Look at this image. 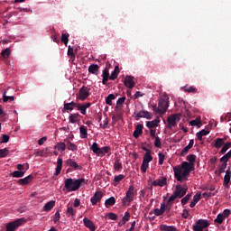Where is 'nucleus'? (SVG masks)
Returning a JSON list of instances; mask_svg holds the SVG:
<instances>
[{"label": "nucleus", "mask_w": 231, "mask_h": 231, "mask_svg": "<svg viewBox=\"0 0 231 231\" xmlns=\"http://www.w3.org/2000/svg\"><path fill=\"white\" fill-rule=\"evenodd\" d=\"M186 160L189 162H183L180 166L173 167L174 177L177 181H183L187 180L190 175V172L194 171V163H196V155L189 154L186 157Z\"/></svg>", "instance_id": "f257e3e1"}, {"label": "nucleus", "mask_w": 231, "mask_h": 231, "mask_svg": "<svg viewBox=\"0 0 231 231\" xmlns=\"http://www.w3.org/2000/svg\"><path fill=\"white\" fill-rule=\"evenodd\" d=\"M86 180L84 179H66L64 181V189H67V192H75L80 189L82 184L86 185Z\"/></svg>", "instance_id": "f03ea898"}, {"label": "nucleus", "mask_w": 231, "mask_h": 231, "mask_svg": "<svg viewBox=\"0 0 231 231\" xmlns=\"http://www.w3.org/2000/svg\"><path fill=\"white\" fill-rule=\"evenodd\" d=\"M134 201V186L131 185L125 192V196L122 199L121 203L124 207H129Z\"/></svg>", "instance_id": "7ed1b4c3"}, {"label": "nucleus", "mask_w": 231, "mask_h": 231, "mask_svg": "<svg viewBox=\"0 0 231 231\" xmlns=\"http://www.w3.org/2000/svg\"><path fill=\"white\" fill-rule=\"evenodd\" d=\"M158 107L157 113H159V115L167 113V109H169V97L164 96L159 99Z\"/></svg>", "instance_id": "20e7f679"}, {"label": "nucleus", "mask_w": 231, "mask_h": 231, "mask_svg": "<svg viewBox=\"0 0 231 231\" xmlns=\"http://www.w3.org/2000/svg\"><path fill=\"white\" fill-rule=\"evenodd\" d=\"M23 223H26V219L24 218H18L16 220L11 221L6 224L5 228L6 231H16Z\"/></svg>", "instance_id": "39448f33"}, {"label": "nucleus", "mask_w": 231, "mask_h": 231, "mask_svg": "<svg viewBox=\"0 0 231 231\" xmlns=\"http://www.w3.org/2000/svg\"><path fill=\"white\" fill-rule=\"evenodd\" d=\"M181 120V114H174L167 118V127L168 129H172V127H176L178 125V122Z\"/></svg>", "instance_id": "423d86ee"}, {"label": "nucleus", "mask_w": 231, "mask_h": 231, "mask_svg": "<svg viewBox=\"0 0 231 231\" xmlns=\"http://www.w3.org/2000/svg\"><path fill=\"white\" fill-rule=\"evenodd\" d=\"M210 224L208 223V220L205 219H199L196 222V225L193 226V230L194 231H202L205 230V228H208Z\"/></svg>", "instance_id": "0eeeda50"}, {"label": "nucleus", "mask_w": 231, "mask_h": 231, "mask_svg": "<svg viewBox=\"0 0 231 231\" xmlns=\"http://www.w3.org/2000/svg\"><path fill=\"white\" fill-rule=\"evenodd\" d=\"M188 190H189V188L187 187V185L182 186L181 184H178L175 187L174 193L177 195V198H179V199H181V198H183V196L187 194Z\"/></svg>", "instance_id": "6e6552de"}, {"label": "nucleus", "mask_w": 231, "mask_h": 231, "mask_svg": "<svg viewBox=\"0 0 231 231\" xmlns=\"http://www.w3.org/2000/svg\"><path fill=\"white\" fill-rule=\"evenodd\" d=\"M89 91L90 89L88 88V87L83 86L81 88H79L77 99L84 102V100H86L89 97Z\"/></svg>", "instance_id": "1a4fd4ad"}, {"label": "nucleus", "mask_w": 231, "mask_h": 231, "mask_svg": "<svg viewBox=\"0 0 231 231\" xmlns=\"http://www.w3.org/2000/svg\"><path fill=\"white\" fill-rule=\"evenodd\" d=\"M140 118H146V120H152V113L145 110H140L135 116V120H140Z\"/></svg>", "instance_id": "9d476101"}, {"label": "nucleus", "mask_w": 231, "mask_h": 231, "mask_svg": "<svg viewBox=\"0 0 231 231\" xmlns=\"http://www.w3.org/2000/svg\"><path fill=\"white\" fill-rule=\"evenodd\" d=\"M124 84L125 88H128V89H133L134 86H136V83H134V77L133 76H126L125 78Z\"/></svg>", "instance_id": "9b49d317"}, {"label": "nucleus", "mask_w": 231, "mask_h": 231, "mask_svg": "<svg viewBox=\"0 0 231 231\" xmlns=\"http://www.w3.org/2000/svg\"><path fill=\"white\" fill-rule=\"evenodd\" d=\"M102 198H104V193H102V191H96V193L91 197L90 201L92 205H97V203H100V201H102Z\"/></svg>", "instance_id": "f8f14e48"}, {"label": "nucleus", "mask_w": 231, "mask_h": 231, "mask_svg": "<svg viewBox=\"0 0 231 231\" xmlns=\"http://www.w3.org/2000/svg\"><path fill=\"white\" fill-rule=\"evenodd\" d=\"M152 185H153V187H165V185H167V177L153 180Z\"/></svg>", "instance_id": "ddd939ff"}, {"label": "nucleus", "mask_w": 231, "mask_h": 231, "mask_svg": "<svg viewBox=\"0 0 231 231\" xmlns=\"http://www.w3.org/2000/svg\"><path fill=\"white\" fill-rule=\"evenodd\" d=\"M66 165H69V167H72V169H75V171L79 170V171H82V167H80V165H79L77 163V162H75V160L73 159H68L65 162Z\"/></svg>", "instance_id": "4468645a"}, {"label": "nucleus", "mask_w": 231, "mask_h": 231, "mask_svg": "<svg viewBox=\"0 0 231 231\" xmlns=\"http://www.w3.org/2000/svg\"><path fill=\"white\" fill-rule=\"evenodd\" d=\"M33 180V176L32 175H29L23 179H20L18 180L17 183L19 185H28L29 183H32V181Z\"/></svg>", "instance_id": "2eb2a0df"}, {"label": "nucleus", "mask_w": 231, "mask_h": 231, "mask_svg": "<svg viewBox=\"0 0 231 231\" xmlns=\"http://www.w3.org/2000/svg\"><path fill=\"white\" fill-rule=\"evenodd\" d=\"M84 225L87 228H89L90 231H95L97 228L95 227V223L89 220L88 217L83 219Z\"/></svg>", "instance_id": "dca6fc26"}, {"label": "nucleus", "mask_w": 231, "mask_h": 231, "mask_svg": "<svg viewBox=\"0 0 231 231\" xmlns=\"http://www.w3.org/2000/svg\"><path fill=\"white\" fill-rule=\"evenodd\" d=\"M143 133V125L139 124L136 125L135 130L134 131V137L140 138V135Z\"/></svg>", "instance_id": "f3484780"}, {"label": "nucleus", "mask_w": 231, "mask_h": 231, "mask_svg": "<svg viewBox=\"0 0 231 231\" xmlns=\"http://www.w3.org/2000/svg\"><path fill=\"white\" fill-rule=\"evenodd\" d=\"M201 199V191L197 192L193 197V201L190 202L189 207L190 208H194L196 204Z\"/></svg>", "instance_id": "a211bd4d"}, {"label": "nucleus", "mask_w": 231, "mask_h": 231, "mask_svg": "<svg viewBox=\"0 0 231 231\" xmlns=\"http://www.w3.org/2000/svg\"><path fill=\"white\" fill-rule=\"evenodd\" d=\"M158 124H160V118H156L152 121H148L146 123V127H148V129H155L154 127H158Z\"/></svg>", "instance_id": "6ab92c4d"}, {"label": "nucleus", "mask_w": 231, "mask_h": 231, "mask_svg": "<svg viewBox=\"0 0 231 231\" xmlns=\"http://www.w3.org/2000/svg\"><path fill=\"white\" fill-rule=\"evenodd\" d=\"M53 207H55V200H51L44 205L42 210L43 212H50Z\"/></svg>", "instance_id": "aec40b11"}, {"label": "nucleus", "mask_w": 231, "mask_h": 231, "mask_svg": "<svg viewBox=\"0 0 231 231\" xmlns=\"http://www.w3.org/2000/svg\"><path fill=\"white\" fill-rule=\"evenodd\" d=\"M100 67L97 64H92L88 67V72L92 73V75H98V71Z\"/></svg>", "instance_id": "412c9836"}, {"label": "nucleus", "mask_w": 231, "mask_h": 231, "mask_svg": "<svg viewBox=\"0 0 231 231\" xmlns=\"http://www.w3.org/2000/svg\"><path fill=\"white\" fill-rule=\"evenodd\" d=\"M103 79H102V84L104 86H106V84H107V81L109 80V69H105L103 70V74H102Z\"/></svg>", "instance_id": "4be33fe9"}, {"label": "nucleus", "mask_w": 231, "mask_h": 231, "mask_svg": "<svg viewBox=\"0 0 231 231\" xmlns=\"http://www.w3.org/2000/svg\"><path fill=\"white\" fill-rule=\"evenodd\" d=\"M62 158H58L57 161V167H56V171L54 173V176H59L60 174V171H62Z\"/></svg>", "instance_id": "5701e85b"}, {"label": "nucleus", "mask_w": 231, "mask_h": 231, "mask_svg": "<svg viewBox=\"0 0 231 231\" xmlns=\"http://www.w3.org/2000/svg\"><path fill=\"white\" fill-rule=\"evenodd\" d=\"M223 145H225V139L217 138L215 140L213 147H215V149H221V147H223Z\"/></svg>", "instance_id": "b1692460"}, {"label": "nucleus", "mask_w": 231, "mask_h": 231, "mask_svg": "<svg viewBox=\"0 0 231 231\" xmlns=\"http://www.w3.org/2000/svg\"><path fill=\"white\" fill-rule=\"evenodd\" d=\"M161 231H178V228L174 226H167V225H161L160 226Z\"/></svg>", "instance_id": "393cba45"}, {"label": "nucleus", "mask_w": 231, "mask_h": 231, "mask_svg": "<svg viewBox=\"0 0 231 231\" xmlns=\"http://www.w3.org/2000/svg\"><path fill=\"white\" fill-rule=\"evenodd\" d=\"M90 151H92L97 156H100L101 148L98 147L97 143H93L92 146L90 147Z\"/></svg>", "instance_id": "a878e982"}, {"label": "nucleus", "mask_w": 231, "mask_h": 231, "mask_svg": "<svg viewBox=\"0 0 231 231\" xmlns=\"http://www.w3.org/2000/svg\"><path fill=\"white\" fill-rule=\"evenodd\" d=\"M208 133H210V132L203 129L200 132H198L196 136H197L198 140H199V142H201V141H203V136H207V134H208Z\"/></svg>", "instance_id": "bb28decb"}, {"label": "nucleus", "mask_w": 231, "mask_h": 231, "mask_svg": "<svg viewBox=\"0 0 231 231\" xmlns=\"http://www.w3.org/2000/svg\"><path fill=\"white\" fill-rule=\"evenodd\" d=\"M77 107V103L75 102H70V103H64V109L67 111H73Z\"/></svg>", "instance_id": "cd10ccee"}, {"label": "nucleus", "mask_w": 231, "mask_h": 231, "mask_svg": "<svg viewBox=\"0 0 231 231\" xmlns=\"http://www.w3.org/2000/svg\"><path fill=\"white\" fill-rule=\"evenodd\" d=\"M115 203H116V199H115V197H110L105 201V206L106 207V208H109V207H113Z\"/></svg>", "instance_id": "c85d7f7f"}, {"label": "nucleus", "mask_w": 231, "mask_h": 231, "mask_svg": "<svg viewBox=\"0 0 231 231\" xmlns=\"http://www.w3.org/2000/svg\"><path fill=\"white\" fill-rule=\"evenodd\" d=\"M80 138H88V127L81 125L79 127Z\"/></svg>", "instance_id": "c756f323"}, {"label": "nucleus", "mask_w": 231, "mask_h": 231, "mask_svg": "<svg viewBox=\"0 0 231 231\" xmlns=\"http://www.w3.org/2000/svg\"><path fill=\"white\" fill-rule=\"evenodd\" d=\"M68 57H69L70 60H75V49L71 46L68 48Z\"/></svg>", "instance_id": "7c9ffc66"}, {"label": "nucleus", "mask_w": 231, "mask_h": 231, "mask_svg": "<svg viewBox=\"0 0 231 231\" xmlns=\"http://www.w3.org/2000/svg\"><path fill=\"white\" fill-rule=\"evenodd\" d=\"M26 171H14L11 173L12 178H23Z\"/></svg>", "instance_id": "2f4dec72"}, {"label": "nucleus", "mask_w": 231, "mask_h": 231, "mask_svg": "<svg viewBox=\"0 0 231 231\" xmlns=\"http://www.w3.org/2000/svg\"><path fill=\"white\" fill-rule=\"evenodd\" d=\"M116 98V96H115L114 94L108 95L106 98V104H107V106H113V100H115Z\"/></svg>", "instance_id": "473e14b6"}, {"label": "nucleus", "mask_w": 231, "mask_h": 231, "mask_svg": "<svg viewBox=\"0 0 231 231\" xmlns=\"http://www.w3.org/2000/svg\"><path fill=\"white\" fill-rule=\"evenodd\" d=\"M229 183H230V171L227 170L224 177V187H228Z\"/></svg>", "instance_id": "72a5a7b5"}, {"label": "nucleus", "mask_w": 231, "mask_h": 231, "mask_svg": "<svg viewBox=\"0 0 231 231\" xmlns=\"http://www.w3.org/2000/svg\"><path fill=\"white\" fill-rule=\"evenodd\" d=\"M152 160V155H151V150H148L147 152H145L143 162H146L147 163H151V161Z\"/></svg>", "instance_id": "f704fd0d"}, {"label": "nucleus", "mask_w": 231, "mask_h": 231, "mask_svg": "<svg viewBox=\"0 0 231 231\" xmlns=\"http://www.w3.org/2000/svg\"><path fill=\"white\" fill-rule=\"evenodd\" d=\"M61 42H64L65 46H68V42H69V33L62 32Z\"/></svg>", "instance_id": "c9c22d12"}, {"label": "nucleus", "mask_w": 231, "mask_h": 231, "mask_svg": "<svg viewBox=\"0 0 231 231\" xmlns=\"http://www.w3.org/2000/svg\"><path fill=\"white\" fill-rule=\"evenodd\" d=\"M14 102L15 100V97L14 96H6V91L3 92V102Z\"/></svg>", "instance_id": "e433bc0d"}, {"label": "nucleus", "mask_w": 231, "mask_h": 231, "mask_svg": "<svg viewBox=\"0 0 231 231\" xmlns=\"http://www.w3.org/2000/svg\"><path fill=\"white\" fill-rule=\"evenodd\" d=\"M79 116H80V115L79 114H71L69 116V120L71 124H77V121L79 120Z\"/></svg>", "instance_id": "4c0bfd02"}, {"label": "nucleus", "mask_w": 231, "mask_h": 231, "mask_svg": "<svg viewBox=\"0 0 231 231\" xmlns=\"http://www.w3.org/2000/svg\"><path fill=\"white\" fill-rule=\"evenodd\" d=\"M54 149H57L58 151H61L62 152H64V151H66V143H58L55 146Z\"/></svg>", "instance_id": "58836bf2"}, {"label": "nucleus", "mask_w": 231, "mask_h": 231, "mask_svg": "<svg viewBox=\"0 0 231 231\" xmlns=\"http://www.w3.org/2000/svg\"><path fill=\"white\" fill-rule=\"evenodd\" d=\"M231 147V143L227 142V143H224V145L220 151V154H225V152H226L228 151V149H230Z\"/></svg>", "instance_id": "ea45409f"}, {"label": "nucleus", "mask_w": 231, "mask_h": 231, "mask_svg": "<svg viewBox=\"0 0 231 231\" xmlns=\"http://www.w3.org/2000/svg\"><path fill=\"white\" fill-rule=\"evenodd\" d=\"M67 149H68L69 151H73V152H75V151H77V150L79 149V147H78L75 143H73L68 141V143H67Z\"/></svg>", "instance_id": "a19ab883"}, {"label": "nucleus", "mask_w": 231, "mask_h": 231, "mask_svg": "<svg viewBox=\"0 0 231 231\" xmlns=\"http://www.w3.org/2000/svg\"><path fill=\"white\" fill-rule=\"evenodd\" d=\"M183 89L186 93H198V88L194 87H184Z\"/></svg>", "instance_id": "79ce46f5"}, {"label": "nucleus", "mask_w": 231, "mask_h": 231, "mask_svg": "<svg viewBox=\"0 0 231 231\" xmlns=\"http://www.w3.org/2000/svg\"><path fill=\"white\" fill-rule=\"evenodd\" d=\"M124 178H125V176L119 174L117 176H115L114 178V185L115 187H116V183H120V181H122V180H124Z\"/></svg>", "instance_id": "37998d69"}, {"label": "nucleus", "mask_w": 231, "mask_h": 231, "mask_svg": "<svg viewBox=\"0 0 231 231\" xmlns=\"http://www.w3.org/2000/svg\"><path fill=\"white\" fill-rule=\"evenodd\" d=\"M109 151H111V147H109V146L102 147L100 152H99V156L107 154V152H109Z\"/></svg>", "instance_id": "c03bdc74"}, {"label": "nucleus", "mask_w": 231, "mask_h": 231, "mask_svg": "<svg viewBox=\"0 0 231 231\" xmlns=\"http://www.w3.org/2000/svg\"><path fill=\"white\" fill-rule=\"evenodd\" d=\"M147 169H149V162H146L145 161H143V163L141 165L142 172H143V173L147 172Z\"/></svg>", "instance_id": "a18cd8bd"}, {"label": "nucleus", "mask_w": 231, "mask_h": 231, "mask_svg": "<svg viewBox=\"0 0 231 231\" xmlns=\"http://www.w3.org/2000/svg\"><path fill=\"white\" fill-rule=\"evenodd\" d=\"M192 197V194H187L184 198L181 199V205H187L189 203V199Z\"/></svg>", "instance_id": "49530a36"}, {"label": "nucleus", "mask_w": 231, "mask_h": 231, "mask_svg": "<svg viewBox=\"0 0 231 231\" xmlns=\"http://www.w3.org/2000/svg\"><path fill=\"white\" fill-rule=\"evenodd\" d=\"M199 124L201 125V117H197L196 119L191 120V121L189 122V125H192V126H194V125H199Z\"/></svg>", "instance_id": "de8ad7c7"}, {"label": "nucleus", "mask_w": 231, "mask_h": 231, "mask_svg": "<svg viewBox=\"0 0 231 231\" xmlns=\"http://www.w3.org/2000/svg\"><path fill=\"white\" fill-rule=\"evenodd\" d=\"M130 217H131V214L128 211H126L125 213V216L123 217L122 225H125L126 221H129Z\"/></svg>", "instance_id": "09e8293b"}, {"label": "nucleus", "mask_w": 231, "mask_h": 231, "mask_svg": "<svg viewBox=\"0 0 231 231\" xmlns=\"http://www.w3.org/2000/svg\"><path fill=\"white\" fill-rule=\"evenodd\" d=\"M225 221V217L223 214H218L217 218L215 219V223H218V225H221Z\"/></svg>", "instance_id": "8fccbe9b"}, {"label": "nucleus", "mask_w": 231, "mask_h": 231, "mask_svg": "<svg viewBox=\"0 0 231 231\" xmlns=\"http://www.w3.org/2000/svg\"><path fill=\"white\" fill-rule=\"evenodd\" d=\"M10 53H11V51H10L9 48H7V49H5V50H4V51H2L1 55H2V57H3L4 59H8V57H10Z\"/></svg>", "instance_id": "3c124183"}, {"label": "nucleus", "mask_w": 231, "mask_h": 231, "mask_svg": "<svg viewBox=\"0 0 231 231\" xmlns=\"http://www.w3.org/2000/svg\"><path fill=\"white\" fill-rule=\"evenodd\" d=\"M8 149L5 148V149H0V158H6V156H8Z\"/></svg>", "instance_id": "603ef678"}, {"label": "nucleus", "mask_w": 231, "mask_h": 231, "mask_svg": "<svg viewBox=\"0 0 231 231\" xmlns=\"http://www.w3.org/2000/svg\"><path fill=\"white\" fill-rule=\"evenodd\" d=\"M77 107H78V111H80L81 115H86V111L88 109L86 106H84L83 105L79 104L77 106Z\"/></svg>", "instance_id": "864d4df0"}, {"label": "nucleus", "mask_w": 231, "mask_h": 231, "mask_svg": "<svg viewBox=\"0 0 231 231\" xmlns=\"http://www.w3.org/2000/svg\"><path fill=\"white\" fill-rule=\"evenodd\" d=\"M154 145L158 149H162V139L159 136L155 137Z\"/></svg>", "instance_id": "5fc2aeb1"}, {"label": "nucleus", "mask_w": 231, "mask_h": 231, "mask_svg": "<svg viewBox=\"0 0 231 231\" xmlns=\"http://www.w3.org/2000/svg\"><path fill=\"white\" fill-rule=\"evenodd\" d=\"M67 216L69 217V216H71L73 217V216H75V210L73 209V207H69L67 208V212H66Z\"/></svg>", "instance_id": "6e6d98bb"}, {"label": "nucleus", "mask_w": 231, "mask_h": 231, "mask_svg": "<svg viewBox=\"0 0 231 231\" xmlns=\"http://www.w3.org/2000/svg\"><path fill=\"white\" fill-rule=\"evenodd\" d=\"M158 157H159V165H163V162L165 160V154H163L162 152H159Z\"/></svg>", "instance_id": "4d7b16f0"}, {"label": "nucleus", "mask_w": 231, "mask_h": 231, "mask_svg": "<svg viewBox=\"0 0 231 231\" xmlns=\"http://www.w3.org/2000/svg\"><path fill=\"white\" fill-rule=\"evenodd\" d=\"M149 214H150V216L152 214H155V216H163V213L162 212V210L160 208H154L153 212L151 211Z\"/></svg>", "instance_id": "13d9d810"}, {"label": "nucleus", "mask_w": 231, "mask_h": 231, "mask_svg": "<svg viewBox=\"0 0 231 231\" xmlns=\"http://www.w3.org/2000/svg\"><path fill=\"white\" fill-rule=\"evenodd\" d=\"M114 168L116 171H121L122 169V162H120V161H116L115 164H114Z\"/></svg>", "instance_id": "bf43d9fd"}, {"label": "nucleus", "mask_w": 231, "mask_h": 231, "mask_svg": "<svg viewBox=\"0 0 231 231\" xmlns=\"http://www.w3.org/2000/svg\"><path fill=\"white\" fill-rule=\"evenodd\" d=\"M189 151H190V148H189V146L187 145L186 147H184L181 150L180 156H186L188 154Z\"/></svg>", "instance_id": "052dcab7"}, {"label": "nucleus", "mask_w": 231, "mask_h": 231, "mask_svg": "<svg viewBox=\"0 0 231 231\" xmlns=\"http://www.w3.org/2000/svg\"><path fill=\"white\" fill-rule=\"evenodd\" d=\"M53 221L54 223H59V221H60V212L59 210L56 211Z\"/></svg>", "instance_id": "680f3d73"}, {"label": "nucleus", "mask_w": 231, "mask_h": 231, "mask_svg": "<svg viewBox=\"0 0 231 231\" xmlns=\"http://www.w3.org/2000/svg\"><path fill=\"white\" fill-rule=\"evenodd\" d=\"M125 102V97H120L117 102H116V109L119 106H123V104Z\"/></svg>", "instance_id": "e2e57ef3"}, {"label": "nucleus", "mask_w": 231, "mask_h": 231, "mask_svg": "<svg viewBox=\"0 0 231 231\" xmlns=\"http://www.w3.org/2000/svg\"><path fill=\"white\" fill-rule=\"evenodd\" d=\"M108 219H112V221H116L118 219V216L115 213H108Z\"/></svg>", "instance_id": "0e129e2a"}, {"label": "nucleus", "mask_w": 231, "mask_h": 231, "mask_svg": "<svg viewBox=\"0 0 231 231\" xmlns=\"http://www.w3.org/2000/svg\"><path fill=\"white\" fill-rule=\"evenodd\" d=\"M9 140H10V135L2 134V143H8Z\"/></svg>", "instance_id": "69168bd1"}, {"label": "nucleus", "mask_w": 231, "mask_h": 231, "mask_svg": "<svg viewBox=\"0 0 231 231\" xmlns=\"http://www.w3.org/2000/svg\"><path fill=\"white\" fill-rule=\"evenodd\" d=\"M116 79H118V74H117V72H114V70H113L110 77H109V79L110 80H116Z\"/></svg>", "instance_id": "338daca9"}, {"label": "nucleus", "mask_w": 231, "mask_h": 231, "mask_svg": "<svg viewBox=\"0 0 231 231\" xmlns=\"http://www.w3.org/2000/svg\"><path fill=\"white\" fill-rule=\"evenodd\" d=\"M177 195L173 192V194L169 198L167 203H172L177 199Z\"/></svg>", "instance_id": "774afa93"}]
</instances>
